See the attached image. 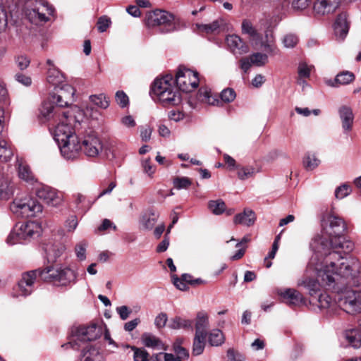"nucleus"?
<instances>
[{"instance_id": "obj_21", "label": "nucleus", "mask_w": 361, "mask_h": 361, "mask_svg": "<svg viewBox=\"0 0 361 361\" xmlns=\"http://www.w3.org/2000/svg\"><path fill=\"white\" fill-rule=\"evenodd\" d=\"M242 34L247 35L248 39L253 45H258L261 39V33L247 19H244L241 25Z\"/></svg>"}, {"instance_id": "obj_34", "label": "nucleus", "mask_w": 361, "mask_h": 361, "mask_svg": "<svg viewBox=\"0 0 361 361\" xmlns=\"http://www.w3.org/2000/svg\"><path fill=\"white\" fill-rule=\"evenodd\" d=\"M13 195V186L10 180L0 175V198L8 200Z\"/></svg>"}, {"instance_id": "obj_30", "label": "nucleus", "mask_w": 361, "mask_h": 361, "mask_svg": "<svg viewBox=\"0 0 361 361\" xmlns=\"http://www.w3.org/2000/svg\"><path fill=\"white\" fill-rule=\"evenodd\" d=\"M343 338L347 345L354 348L361 346V333L358 329H348L343 333Z\"/></svg>"}, {"instance_id": "obj_10", "label": "nucleus", "mask_w": 361, "mask_h": 361, "mask_svg": "<svg viewBox=\"0 0 361 361\" xmlns=\"http://www.w3.org/2000/svg\"><path fill=\"white\" fill-rule=\"evenodd\" d=\"M82 152L88 157H97L103 149V143L94 132H90L80 137Z\"/></svg>"}, {"instance_id": "obj_37", "label": "nucleus", "mask_w": 361, "mask_h": 361, "mask_svg": "<svg viewBox=\"0 0 361 361\" xmlns=\"http://www.w3.org/2000/svg\"><path fill=\"white\" fill-rule=\"evenodd\" d=\"M192 323L190 319L175 317L170 319L168 326L171 329H192Z\"/></svg>"}, {"instance_id": "obj_54", "label": "nucleus", "mask_w": 361, "mask_h": 361, "mask_svg": "<svg viewBox=\"0 0 361 361\" xmlns=\"http://www.w3.org/2000/svg\"><path fill=\"white\" fill-rule=\"evenodd\" d=\"M313 66L307 64L305 62H300L298 65V73L301 78H307L310 76V73Z\"/></svg>"}, {"instance_id": "obj_59", "label": "nucleus", "mask_w": 361, "mask_h": 361, "mask_svg": "<svg viewBox=\"0 0 361 361\" xmlns=\"http://www.w3.org/2000/svg\"><path fill=\"white\" fill-rule=\"evenodd\" d=\"M8 24L7 12L5 8L0 4V33L6 30Z\"/></svg>"}, {"instance_id": "obj_47", "label": "nucleus", "mask_w": 361, "mask_h": 361, "mask_svg": "<svg viewBox=\"0 0 361 361\" xmlns=\"http://www.w3.org/2000/svg\"><path fill=\"white\" fill-rule=\"evenodd\" d=\"M17 229L18 226L16 224L6 238V243L8 245H13L18 243H22L24 240L23 238H21L20 232Z\"/></svg>"}, {"instance_id": "obj_31", "label": "nucleus", "mask_w": 361, "mask_h": 361, "mask_svg": "<svg viewBox=\"0 0 361 361\" xmlns=\"http://www.w3.org/2000/svg\"><path fill=\"white\" fill-rule=\"evenodd\" d=\"M79 361H105L103 355L99 350L92 347L87 346L82 351Z\"/></svg>"}, {"instance_id": "obj_51", "label": "nucleus", "mask_w": 361, "mask_h": 361, "mask_svg": "<svg viewBox=\"0 0 361 361\" xmlns=\"http://www.w3.org/2000/svg\"><path fill=\"white\" fill-rule=\"evenodd\" d=\"M173 350L178 357L181 361L183 360H187L189 357L188 351L181 346V341L178 339L173 343Z\"/></svg>"}, {"instance_id": "obj_62", "label": "nucleus", "mask_w": 361, "mask_h": 361, "mask_svg": "<svg viewBox=\"0 0 361 361\" xmlns=\"http://www.w3.org/2000/svg\"><path fill=\"white\" fill-rule=\"evenodd\" d=\"M111 20L106 16L100 17L97 22V29L100 32H104L109 27Z\"/></svg>"}, {"instance_id": "obj_24", "label": "nucleus", "mask_w": 361, "mask_h": 361, "mask_svg": "<svg viewBox=\"0 0 361 361\" xmlns=\"http://www.w3.org/2000/svg\"><path fill=\"white\" fill-rule=\"evenodd\" d=\"M338 114L344 133H349L352 130L354 121V115L351 108L347 106H342L338 109Z\"/></svg>"}, {"instance_id": "obj_44", "label": "nucleus", "mask_w": 361, "mask_h": 361, "mask_svg": "<svg viewBox=\"0 0 361 361\" xmlns=\"http://www.w3.org/2000/svg\"><path fill=\"white\" fill-rule=\"evenodd\" d=\"M250 241V238L248 236H244L241 240L238 241L235 245V247L238 248V251L235 254L230 257V259L232 261H235L241 259L245 252V247H243V244H246Z\"/></svg>"}, {"instance_id": "obj_39", "label": "nucleus", "mask_w": 361, "mask_h": 361, "mask_svg": "<svg viewBox=\"0 0 361 361\" xmlns=\"http://www.w3.org/2000/svg\"><path fill=\"white\" fill-rule=\"evenodd\" d=\"M302 164L306 170L312 171L320 164V160L315 154L307 152L302 159Z\"/></svg>"}, {"instance_id": "obj_50", "label": "nucleus", "mask_w": 361, "mask_h": 361, "mask_svg": "<svg viewBox=\"0 0 361 361\" xmlns=\"http://www.w3.org/2000/svg\"><path fill=\"white\" fill-rule=\"evenodd\" d=\"M210 211L216 214H221L226 210V204L221 200H212L209 202Z\"/></svg>"}, {"instance_id": "obj_41", "label": "nucleus", "mask_w": 361, "mask_h": 361, "mask_svg": "<svg viewBox=\"0 0 361 361\" xmlns=\"http://www.w3.org/2000/svg\"><path fill=\"white\" fill-rule=\"evenodd\" d=\"M121 347L123 350L130 348L133 352L134 361H148L149 353L145 350L128 345H122Z\"/></svg>"}, {"instance_id": "obj_26", "label": "nucleus", "mask_w": 361, "mask_h": 361, "mask_svg": "<svg viewBox=\"0 0 361 361\" xmlns=\"http://www.w3.org/2000/svg\"><path fill=\"white\" fill-rule=\"evenodd\" d=\"M355 79V75L350 71H343L338 73L334 80L329 79L325 81L328 86L338 87L340 85H348Z\"/></svg>"}, {"instance_id": "obj_32", "label": "nucleus", "mask_w": 361, "mask_h": 361, "mask_svg": "<svg viewBox=\"0 0 361 361\" xmlns=\"http://www.w3.org/2000/svg\"><path fill=\"white\" fill-rule=\"evenodd\" d=\"M209 325L208 315L204 312H200L197 314L195 322V334L207 336V330Z\"/></svg>"}, {"instance_id": "obj_19", "label": "nucleus", "mask_w": 361, "mask_h": 361, "mask_svg": "<svg viewBox=\"0 0 361 361\" xmlns=\"http://www.w3.org/2000/svg\"><path fill=\"white\" fill-rule=\"evenodd\" d=\"M18 231L20 232L21 238L24 240L30 239L35 235H38L42 231L41 225L34 221H30L25 223L17 224Z\"/></svg>"}, {"instance_id": "obj_63", "label": "nucleus", "mask_w": 361, "mask_h": 361, "mask_svg": "<svg viewBox=\"0 0 361 361\" xmlns=\"http://www.w3.org/2000/svg\"><path fill=\"white\" fill-rule=\"evenodd\" d=\"M167 320V314L166 313L161 312L154 319V324L157 326V328L161 329L166 326Z\"/></svg>"}, {"instance_id": "obj_8", "label": "nucleus", "mask_w": 361, "mask_h": 361, "mask_svg": "<svg viewBox=\"0 0 361 361\" xmlns=\"http://www.w3.org/2000/svg\"><path fill=\"white\" fill-rule=\"evenodd\" d=\"M174 81L179 90L190 92L198 87L200 80L197 72L180 67L176 73Z\"/></svg>"}, {"instance_id": "obj_20", "label": "nucleus", "mask_w": 361, "mask_h": 361, "mask_svg": "<svg viewBox=\"0 0 361 361\" xmlns=\"http://www.w3.org/2000/svg\"><path fill=\"white\" fill-rule=\"evenodd\" d=\"M339 6L338 0H317L313 5L317 15L325 16L333 13Z\"/></svg>"}, {"instance_id": "obj_40", "label": "nucleus", "mask_w": 361, "mask_h": 361, "mask_svg": "<svg viewBox=\"0 0 361 361\" xmlns=\"http://www.w3.org/2000/svg\"><path fill=\"white\" fill-rule=\"evenodd\" d=\"M238 169V177L240 180H244L247 178L253 177L256 173L259 172V169L252 166H239Z\"/></svg>"}, {"instance_id": "obj_61", "label": "nucleus", "mask_w": 361, "mask_h": 361, "mask_svg": "<svg viewBox=\"0 0 361 361\" xmlns=\"http://www.w3.org/2000/svg\"><path fill=\"white\" fill-rule=\"evenodd\" d=\"M86 247L87 244L85 242H80L75 246V254L80 260H84L86 258Z\"/></svg>"}, {"instance_id": "obj_5", "label": "nucleus", "mask_w": 361, "mask_h": 361, "mask_svg": "<svg viewBox=\"0 0 361 361\" xmlns=\"http://www.w3.org/2000/svg\"><path fill=\"white\" fill-rule=\"evenodd\" d=\"M35 271L42 280L57 286H67L76 279L75 272L68 267H48L43 270Z\"/></svg>"}, {"instance_id": "obj_17", "label": "nucleus", "mask_w": 361, "mask_h": 361, "mask_svg": "<svg viewBox=\"0 0 361 361\" xmlns=\"http://www.w3.org/2000/svg\"><path fill=\"white\" fill-rule=\"evenodd\" d=\"M37 277V271L32 270L24 273L18 283L16 291L23 296L29 295L33 290V284Z\"/></svg>"}, {"instance_id": "obj_27", "label": "nucleus", "mask_w": 361, "mask_h": 361, "mask_svg": "<svg viewBox=\"0 0 361 361\" xmlns=\"http://www.w3.org/2000/svg\"><path fill=\"white\" fill-rule=\"evenodd\" d=\"M256 221L255 212L249 209H245L241 213L236 214L233 219L235 224H241L245 226H252Z\"/></svg>"}, {"instance_id": "obj_29", "label": "nucleus", "mask_w": 361, "mask_h": 361, "mask_svg": "<svg viewBox=\"0 0 361 361\" xmlns=\"http://www.w3.org/2000/svg\"><path fill=\"white\" fill-rule=\"evenodd\" d=\"M141 340L145 346L154 350H166V347L162 341L156 336L145 333L142 335Z\"/></svg>"}, {"instance_id": "obj_12", "label": "nucleus", "mask_w": 361, "mask_h": 361, "mask_svg": "<svg viewBox=\"0 0 361 361\" xmlns=\"http://www.w3.org/2000/svg\"><path fill=\"white\" fill-rule=\"evenodd\" d=\"M35 194L39 199L49 207H57L63 202L62 194L49 185L39 186L36 189Z\"/></svg>"}, {"instance_id": "obj_35", "label": "nucleus", "mask_w": 361, "mask_h": 361, "mask_svg": "<svg viewBox=\"0 0 361 361\" xmlns=\"http://www.w3.org/2000/svg\"><path fill=\"white\" fill-rule=\"evenodd\" d=\"M158 215L152 210L145 212L140 219V224L144 229L151 230L157 222Z\"/></svg>"}, {"instance_id": "obj_2", "label": "nucleus", "mask_w": 361, "mask_h": 361, "mask_svg": "<svg viewBox=\"0 0 361 361\" xmlns=\"http://www.w3.org/2000/svg\"><path fill=\"white\" fill-rule=\"evenodd\" d=\"M172 75H167L154 80L152 88V97L164 106H172L180 104L182 97L175 85Z\"/></svg>"}, {"instance_id": "obj_6", "label": "nucleus", "mask_w": 361, "mask_h": 361, "mask_svg": "<svg viewBox=\"0 0 361 361\" xmlns=\"http://www.w3.org/2000/svg\"><path fill=\"white\" fill-rule=\"evenodd\" d=\"M11 212L17 217H34L42 212V205L34 197L25 196L16 198L10 205Z\"/></svg>"}, {"instance_id": "obj_28", "label": "nucleus", "mask_w": 361, "mask_h": 361, "mask_svg": "<svg viewBox=\"0 0 361 361\" xmlns=\"http://www.w3.org/2000/svg\"><path fill=\"white\" fill-rule=\"evenodd\" d=\"M281 295L286 300V302L290 305L297 306L305 302L302 295L295 289H286L284 292L281 293Z\"/></svg>"}, {"instance_id": "obj_52", "label": "nucleus", "mask_w": 361, "mask_h": 361, "mask_svg": "<svg viewBox=\"0 0 361 361\" xmlns=\"http://www.w3.org/2000/svg\"><path fill=\"white\" fill-rule=\"evenodd\" d=\"M141 166L143 172L149 178H153L156 171V166L152 164L151 159L147 158L141 160Z\"/></svg>"}, {"instance_id": "obj_33", "label": "nucleus", "mask_w": 361, "mask_h": 361, "mask_svg": "<svg viewBox=\"0 0 361 361\" xmlns=\"http://www.w3.org/2000/svg\"><path fill=\"white\" fill-rule=\"evenodd\" d=\"M47 80L54 87L61 85L66 82L64 75L56 68H48Z\"/></svg>"}, {"instance_id": "obj_49", "label": "nucleus", "mask_w": 361, "mask_h": 361, "mask_svg": "<svg viewBox=\"0 0 361 361\" xmlns=\"http://www.w3.org/2000/svg\"><path fill=\"white\" fill-rule=\"evenodd\" d=\"M90 101L101 109H106L109 106L108 98L104 94L91 95Z\"/></svg>"}, {"instance_id": "obj_43", "label": "nucleus", "mask_w": 361, "mask_h": 361, "mask_svg": "<svg viewBox=\"0 0 361 361\" xmlns=\"http://www.w3.org/2000/svg\"><path fill=\"white\" fill-rule=\"evenodd\" d=\"M224 336L219 329H213L209 335V342L211 345L219 346L224 343Z\"/></svg>"}, {"instance_id": "obj_23", "label": "nucleus", "mask_w": 361, "mask_h": 361, "mask_svg": "<svg viewBox=\"0 0 361 361\" xmlns=\"http://www.w3.org/2000/svg\"><path fill=\"white\" fill-rule=\"evenodd\" d=\"M334 28L336 36L341 40L344 39L349 30L348 16L345 13H341L337 16Z\"/></svg>"}, {"instance_id": "obj_42", "label": "nucleus", "mask_w": 361, "mask_h": 361, "mask_svg": "<svg viewBox=\"0 0 361 361\" xmlns=\"http://www.w3.org/2000/svg\"><path fill=\"white\" fill-rule=\"evenodd\" d=\"M205 338L204 335L200 336V335L195 334L192 345L193 355H200L203 353L205 347Z\"/></svg>"}, {"instance_id": "obj_45", "label": "nucleus", "mask_w": 361, "mask_h": 361, "mask_svg": "<svg viewBox=\"0 0 361 361\" xmlns=\"http://www.w3.org/2000/svg\"><path fill=\"white\" fill-rule=\"evenodd\" d=\"M281 42L285 48L293 49L298 44L299 38L295 34L288 33L283 37Z\"/></svg>"}, {"instance_id": "obj_36", "label": "nucleus", "mask_w": 361, "mask_h": 361, "mask_svg": "<svg viewBox=\"0 0 361 361\" xmlns=\"http://www.w3.org/2000/svg\"><path fill=\"white\" fill-rule=\"evenodd\" d=\"M13 149L6 140H0V161L8 162L13 157Z\"/></svg>"}, {"instance_id": "obj_56", "label": "nucleus", "mask_w": 361, "mask_h": 361, "mask_svg": "<svg viewBox=\"0 0 361 361\" xmlns=\"http://www.w3.org/2000/svg\"><path fill=\"white\" fill-rule=\"evenodd\" d=\"M312 0H291V7L295 11H302L311 4Z\"/></svg>"}, {"instance_id": "obj_15", "label": "nucleus", "mask_w": 361, "mask_h": 361, "mask_svg": "<svg viewBox=\"0 0 361 361\" xmlns=\"http://www.w3.org/2000/svg\"><path fill=\"white\" fill-rule=\"evenodd\" d=\"M74 332V341H91L97 339L102 334V327L95 324L89 326H80L75 329Z\"/></svg>"}, {"instance_id": "obj_4", "label": "nucleus", "mask_w": 361, "mask_h": 361, "mask_svg": "<svg viewBox=\"0 0 361 361\" xmlns=\"http://www.w3.org/2000/svg\"><path fill=\"white\" fill-rule=\"evenodd\" d=\"M25 15L32 24L43 25L50 20L54 13V8L43 0H27L25 3Z\"/></svg>"}, {"instance_id": "obj_60", "label": "nucleus", "mask_w": 361, "mask_h": 361, "mask_svg": "<svg viewBox=\"0 0 361 361\" xmlns=\"http://www.w3.org/2000/svg\"><path fill=\"white\" fill-rule=\"evenodd\" d=\"M116 101L117 104L122 108L127 106L129 103L128 97L123 91H118L116 93Z\"/></svg>"}, {"instance_id": "obj_57", "label": "nucleus", "mask_w": 361, "mask_h": 361, "mask_svg": "<svg viewBox=\"0 0 361 361\" xmlns=\"http://www.w3.org/2000/svg\"><path fill=\"white\" fill-rule=\"evenodd\" d=\"M351 192V188L347 184L338 187L335 190V196L337 199H343Z\"/></svg>"}, {"instance_id": "obj_14", "label": "nucleus", "mask_w": 361, "mask_h": 361, "mask_svg": "<svg viewBox=\"0 0 361 361\" xmlns=\"http://www.w3.org/2000/svg\"><path fill=\"white\" fill-rule=\"evenodd\" d=\"M57 144L61 155L68 160L76 159L82 151L80 137L77 135L71 136L68 140Z\"/></svg>"}, {"instance_id": "obj_22", "label": "nucleus", "mask_w": 361, "mask_h": 361, "mask_svg": "<svg viewBox=\"0 0 361 361\" xmlns=\"http://www.w3.org/2000/svg\"><path fill=\"white\" fill-rule=\"evenodd\" d=\"M17 169L18 176L20 180L30 185H33L37 182L35 176L23 159H17Z\"/></svg>"}, {"instance_id": "obj_55", "label": "nucleus", "mask_w": 361, "mask_h": 361, "mask_svg": "<svg viewBox=\"0 0 361 361\" xmlns=\"http://www.w3.org/2000/svg\"><path fill=\"white\" fill-rule=\"evenodd\" d=\"M220 97L223 102L230 103L235 99L236 94L233 89L226 88L221 92Z\"/></svg>"}, {"instance_id": "obj_11", "label": "nucleus", "mask_w": 361, "mask_h": 361, "mask_svg": "<svg viewBox=\"0 0 361 361\" xmlns=\"http://www.w3.org/2000/svg\"><path fill=\"white\" fill-rule=\"evenodd\" d=\"M74 94V88L65 82L61 85L54 87V92L51 95V102L60 107L68 106L73 102Z\"/></svg>"}, {"instance_id": "obj_1", "label": "nucleus", "mask_w": 361, "mask_h": 361, "mask_svg": "<svg viewBox=\"0 0 361 361\" xmlns=\"http://www.w3.org/2000/svg\"><path fill=\"white\" fill-rule=\"evenodd\" d=\"M313 254L305 269L304 277L298 281V286L306 288L314 303V298L321 289V284L317 279L311 278L312 274L321 281L323 286L331 288L340 289V286L358 285L360 262L355 257L345 258L338 252H326V245L320 238L310 243Z\"/></svg>"}, {"instance_id": "obj_18", "label": "nucleus", "mask_w": 361, "mask_h": 361, "mask_svg": "<svg viewBox=\"0 0 361 361\" xmlns=\"http://www.w3.org/2000/svg\"><path fill=\"white\" fill-rule=\"evenodd\" d=\"M320 310H326L329 314H334L338 306V300L333 299L326 293H320L314 298V303Z\"/></svg>"}, {"instance_id": "obj_58", "label": "nucleus", "mask_w": 361, "mask_h": 361, "mask_svg": "<svg viewBox=\"0 0 361 361\" xmlns=\"http://www.w3.org/2000/svg\"><path fill=\"white\" fill-rule=\"evenodd\" d=\"M44 250L47 252V257L51 260H54L59 257L61 255L63 250L62 247L59 248L49 245L46 246Z\"/></svg>"}, {"instance_id": "obj_3", "label": "nucleus", "mask_w": 361, "mask_h": 361, "mask_svg": "<svg viewBox=\"0 0 361 361\" xmlns=\"http://www.w3.org/2000/svg\"><path fill=\"white\" fill-rule=\"evenodd\" d=\"M324 221L326 222V224H329V228L326 226L325 230L326 233L329 236V243L319 235L314 238L311 243L316 238H320L321 240L324 242V246L326 245L327 253L335 252L334 250H331L332 249L344 248L345 245H346L348 249L351 250L353 247L351 242H344L341 240L343 238L342 235L346 230V225L343 220L334 214H329L326 219H324Z\"/></svg>"}, {"instance_id": "obj_13", "label": "nucleus", "mask_w": 361, "mask_h": 361, "mask_svg": "<svg viewBox=\"0 0 361 361\" xmlns=\"http://www.w3.org/2000/svg\"><path fill=\"white\" fill-rule=\"evenodd\" d=\"M73 121V118L69 115L68 111L62 113V118H60L54 133V140L57 143L68 140L71 136H76L71 126Z\"/></svg>"}, {"instance_id": "obj_25", "label": "nucleus", "mask_w": 361, "mask_h": 361, "mask_svg": "<svg viewBox=\"0 0 361 361\" xmlns=\"http://www.w3.org/2000/svg\"><path fill=\"white\" fill-rule=\"evenodd\" d=\"M227 23L224 18H219L208 24L198 25V29L207 34L219 33L226 29Z\"/></svg>"}, {"instance_id": "obj_7", "label": "nucleus", "mask_w": 361, "mask_h": 361, "mask_svg": "<svg viewBox=\"0 0 361 361\" xmlns=\"http://www.w3.org/2000/svg\"><path fill=\"white\" fill-rule=\"evenodd\" d=\"M146 23L149 27L163 26L162 32H170L176 30L175 18L171 13L161 10L149 13Z\"/></svg>"}, {"instance_id": "obj_48", "label": "nucleus", "mask_w": 361, "mask_h": 361, "mask_svg": "<svg viewBox=\"0 0 361 361\" xmlns=\"http://www.w3.org/2000/svg\"><path fill=\"white\" fill-rule=\"evenodd\" d=\"M17 229L18 226L16 224L6 238V243L8 245H13L18 243H22L24 240L23 238H21L20 232Z\"/></svg>"}, {"instance_id": "obj_64", "label": "nucleus", "mask_w": 361, "mask_h": 361, "mask_svg": "<svg viewBox=\"0 0 361 361\" xmlns=\"http://www.w3.org/2000/svg\"><path fill=\"white\" fill-rule=\"evenodd\" d=\"M16 63L20 70H25L30 65V61L27 56H18L16 58Z\"/></svg>"}, {"instance_id": "obj_53", "label": "nucleus", "mask_w": 361, "mask_h": 361, "mask_svg": "<svg viewBox=\"0 0 361 361\" xmlns=\"http://www.w3.org/2000/svg\"><path fill=\"white\" fill-rule=\"evenodd\" d=\"M173 183L174 187L178 190L186 189L192 184V181L188 177H177L173 179Z\"/></svg>"}, {"instance_id": "obj_38", "label": "nucleus", "mask_w": 361, "mask_h": 361, "mask_svg": "<svg viewBox=\"0 0 361 361\" xmlns=\"http://www.w3.org/2000/svg\"><path fill=\"white\" fill-rule=\"evenodd\" d=\"M52 103L53 102H45L42 104L41 107L39 108V117L41 120L47 121L53 118L56 112L55 108Z\"/></svg>"}, {"instance_id": "obj_16", "label": "nucleus", "mask_w": 361, "mask_h": 361, "mask_svg": "<svg viewBox=\"0 0 361 361\" xmlns=\"http://www.w3.org/2000/svg\"><path fill=\"white\" fill-rule=\"evenodd\" d=\"M226 43L228 49L236 57L247 54L250 50L247 44L236 35H228L226 37Z\"/></svg>"}, {"instance_id": "obj_46", "label": "nucleus", "mask_w": 361, "mask_h": 361, "mask_svg": "<svg viewBox=\"0 0 361 361\" xmlns=\"http://www.w3.org/2000/svg\"><path fill=\"white\" fill-rule=\"evenodd\" d=\"M253 66L258 67L264 66L268 62V56L267 54L255 52L249 56Z\"/></svg>"}, {"instance_id": "obj_9", "label": "nucleus", "mask_w": 361, "mask_h": 361, "mask_svg": "<svg viewBox=\"0 0 361 361\" xmlns=\"http://www.w3.org/2000/svg\"><path fill=\"white\" fill-rule=\"evenodd\" d=\"M260 25L264 28V35H261L259 44L269 54H275L277 52L276 38L274 35L275 25L271 18H264L260 20Z\"/></svg>"}]
</instances>
